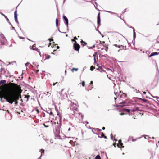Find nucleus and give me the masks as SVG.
<instances>
[{"instance_id": "69168bd1", "label": "nucleus", "mask_w": 159, "mask_h": 159, "mask_svg": "<svg viewBox=\"0 0 159 159\" xmlns=\"http://www.w3.org/2000/svg\"><path fill=\"white\" fill-rule=\"evenodd\" d=\"M113 145H114L115 147V143H113Z\"/></svg>"}, {"instance_id": "5fc2aeb1", "label": "nucleus", "mask_w": 159, "mask_h": 159, "mask_svg": "<svg viewBox=\"0 0 159 159\" xmlns=\"http://www.w3.org/2000/svg\"><path fill=\"white\" fill-rule=\"evenodd\" d=\"M116 34L118 35H120V34L118 33H116Z\"/></svg>"}, {"instance_id": "c756f323", "label": "nucleus", "mask_w": 159, "mask_h": 159, "mask_svg": "<svg viewBox=\"0 0 159 159\" xmlns=\"http://www.w3.org/2000/svg\"><path fill=\"white\" fill-rule=\"evenodd\" d=\"M100 43H101V45L102 46V45H103V47H104V44L105 43V42H104V41H103V42L100 41Z\"/></svg>"}, {"instance_id": "6ab92c4d", "label": "nucleus", "mask_w": 159, "mask_h": 159, "mask_svg": "<svg viewBox=\"0 0 159 159\" xmlns=\"http://www.w3.org/2000/svg\"><path fill=\"white\" fill-rule=\"evenodd\" d=\"M40 152H41V154L40 156L39 157L40 158L42 155V154L44 153V150L43 149H41L40 150Z\"/></svg>"}, {"instance_id": "bf43d9fd", "label": "nucleus", "mask_w": 159, "mask_h": 159, "mask_svg": "<svg viewBox=\"0 0 159 159\" xmlns=\"http://www.w3.org/2000/svg\"><path fill=\"white\" fill-rule=\"evenodd\" d=\"M124 114V113H120V114L121 115H123Z\"/></svg>"}, {"instance_id": "8fccbe9b", "label": "nucleus", "mask_w": 159, "mask_h": 159, "mask_svg": "<svg viewBox=\"0 0 159 159\" xmlns=\"http://www.w3.org/2000/svg\"><path fill=\"white\" fill-rule=\"evenodd\" d=\"M123 95H124V96H125V97H126V96H126V94H125L123 93Z\"/></svg>"}, {"instance_id": "680f3d73", "label": "nucleus", "mask_w": 159, "mask_h": 159, "mask_svg": "<svg viewBox=\"0 0 159 159\" xmlns=\"http://www.w3.org/2000/svg\"><path fill=\"white\" fill-rule=\"evenodd\" d=\"M68 137V138H74L73 137Z\"/></svg>"}, {"instance_id": "f704fd0d", "label": "nucleus", "mask_w": 159, "mask_h": 159, "mask_svg": "<svg viewBox=\"0 0 159 159\" xmlns=\"http://www.w3.org/2000/svg\"><path fill=\"white\" fill-rule=\"evenodd\" d=\"M125 110L128 112H129L130 111V110L129 109H126Z\"/></svg>"}, {"instance_id": "603ef678", "label": "nucleus", "mask_w": 159, "mask_h": 159, "mask_svg": "<svg viewBox=\"0 0 159 159\" xmlns=\"http://www.w3.org/2000/svg\"><path fill=\"white\" fill-rule=\"evenodd\" d=\"M134 36L135 37V32H134Z\"/></svg>"}, {"instance_id": "20e7f679", "label": "nucleus", "mask_w": 159, "mask_h": 159, "mask_svg": "<svg viewBox=\"0 0 159 159\" xmlns=\"http://www.w3.org/2000/svg\"><path fill=\"white\" fill-rule=\"evenodd\" d=\"M73 47L74 49L77 51H79L80 48V45L77 43H74Z\"/></svg>"}, {"instance_id": "0eeeda50", "label": "nucleus", "mask_w": 159, "mask_h": 159, "mask_svg": "<svg viewBox=\"0 0 159 159\" xmlns=\"http://www.w3.org/2000/svg\"><path fill=\"white\" fill-rule=\"evenodd\" d=\"M100 13L99 12L97 16V23L98 25H100Z\"/></svg>"}, {"instance_id": "052dcab7", "label": "nucleus", "mask_w": 159, "mask_h": 159, "mask_svg": "<svg viewBox=\"0 0 159 159\" xmlns=\"http://www.w3.org/2000/svg\"><path fill=\"white\" fill-rule=\"evenodd\" d=\"M89 49H91V48H92V47H89Z\"/></svg>"}, {"instance_id": "c85d7f7f", "label": "nucleus", "mask_w": 159, "mask_h": 159, "mask_svg": "<svg viewBox=\"0 0 159 159\" xmlns=\"http://www.w3.org/2000/svg\"><path fill=\"white\" fill-rule=\"evenodd\" d=\"M82 85L83 87L85 86V82L84 81H83L82 82Z\"/></svg>"}, {"instance_id": "864d4df0", "label": "nucleus", "mask_w": 159, "mask_h": 159, "mask_svg": "<svg viewBox=\"0 0 159 159\" xmlns=\"http://www.w3.org/2000/svg\"><path fill=\"white\" fill-rule=\"evenodd\" d=\"M7 112H8V113H9V110H7Z\"/></svg>"}, {"instance_id": "7c9ffc66", "label": "nucleus", "mask_w": 159, "mask_h": 159, "mask_svg": "<svg viewBox=\"0 0 159 159\" xmlns=\"http://www.w3.org/2000/svg\"><path fill=\"white\" fill-rule=\"evenodd\" d=\"M58 83L57 82H56L55 83H54L53 84V85L55 86V85H57V86L58 84Z\"/></svg>"}, {"instance_id": "2eb2a0df", "label": "nucleus", "mask_w": 159, "mask_h": 159, "mask_svg": "<svg viewBox=\"0 0 159 159\" xmlns=\"http://www.w3.org/2000/svg\"><path fill=\"white\" fill-rule=\"evenodd\" d=\"M45 141L46 142L49 144H51L53 142L52 140H45Z\"/></svg>"}, {"instance_id": "0e129e2a", "label": "nucleus", "mask_w": 159, "mask_h": 159, "mask_svg": "<svg viewBox=\"0 0 159 159\" xmlns=\"http://www.w3.org/2000/svg\"><path fill=\"white\" fill-rule=\"evenodd\" d=\"M135 140H134V139L132 140V141H135Z\"/></svg>"}, {"instance_id": "a18cd8bd", "label": "nucleus", "mask_w": 159, "mask_h": 159, "mask_svg": "<svg viewBox=\"0 0 159 159\" xmlns=\"http://www.w3.org/2000/svg\"><path fill=\"white\" fill-rule=\"evenodd\" d=\"M93 82L92 81H91L90 82V84H93Z\"/></svg>"}, {"instance_id": "9b49d317", "label": "nucleus", "mask_w": 159, "mask_h": 159, "mask_svg": "<svg viewBox=\"0 0 159 159\" xmlns=\"http://www.w3.org/2000/svg\"><path fill=\"white\" fill-rule=\"evenodd\" d=\"M74 141H73L72 140H70L69 142V143L71 144L72 146H74L75 145H76L77 143L76 142V141H75V140H74Z\"/></svg>"}, {"instance_id": "a211bd4d", "label": "nucleus", "mask_w": 159, "mask_h": 159, "mask_svg": "<svg viewBox=\"0 0 159 159\" xmlns=\"http://www.w3.org/2000/svg\"><path fill=\"white\" fill-rule=\"evenodd\" d=\"M111 139H116L115 135L114 134H111Z\"/></svg>"}, {"instance_id": "774afa93", "label": "nucleus", "mask_w": 159, "mask_h": 159, "mask_svg": "<svg viewBox=\"0 0 159 159\" xmlns=\"http://www.w3.org/2000/svg\"><path fill=\"white\" fill-rule=\"evenodd\" d=\"M116 98H115V99L116 100Z\"/></svg>"}, {"instance_id": "79ce46f5", "label": "nucleus", "mask_w": 159, "mask_h": 159, "mask_svg": "<svg viewBox=\"0 0 159 159\" xmlns=\"http://www.w3.org/2000/svg\"><path fill=\"white\" fill-rule=\"evenodd\" d=\"M158 145H159V141L156 144V145L157 147Z\"/></svg>"}, {"instance_id": "09e8293b", "label": "nucleus", "mask_w": 159, "mask_h": 159, "mask_svg": "<svg viewBox=\"0 0 159 159\" xmlns=\"http://www.w3.org/2000/svg\"><path fill=\"white\" fill-rule=\"evenodd\" d=\"M70 128H69L68 129V131H70Z\"/></svg>"}, {"instance_id": "5701e85b", "label": "nucleus", "mask_w": 159, "mask_h": 159, "mask_svg": "<svg viewBox=\"0 0 159 159\" xmlns=\"http://www.w3.org/2000/svg\"><path fill=\"white\" fill-rule=\"evenodd\" d=\"M97 70L102 72L103 69L102 67H99V68L97 69Z\"/></svg>"}, {"instance_id": "de8ad7c7", "label": "nucleus", "mask_w": 159, "mask_h": 159, "mask_svg": "<svg viewBox=\"0 0 159 159\" xmlns=\"http://www.w3.org/2000/svg\"><path fill=\"white\" fill-rule=\"evenodd\" d=\"M102 129L103 130H104V129H105V127H102Z\"/></svg>"}, {"instance_id": "e433bc0d", "label": "nucleus", "mask_w": 159, "mask_h": 159, "mask_svg": "<svg viewBox=\"0 0 159 159\" xmlns=\"http://www.w3.org/2000/svg\"><path fill=\"white\" fill-rule=\"evenodd\" d=\"M50 115H52L53 116V112H51L50 113H49Z\"/></svg>"}, {"instance_id": "9d476101", "label": "nucleus", "mask_w": 159, "mask_h": 159, "mask_svg": "<svg viewBox=\"0 0 159 159\" xmlns=\"http://www.w3.org/2000/svg\"><path fill=\"white\" fill-rule=\"evenodd\" d=\"M114 45L116 47H118V48H122L123 49H124L125 50H126V46L125 47L122 45H118L116 44H115Z\"/></svg>"}, {"instance_id": "c03bdc74", "label": "nucleus", "mask_w": 159, "mask_h": 159, "mask_svg": "<svg viewBox=\"0 0 159 159\" xmlns=\"http://www.w3.org/2000/svg\"><path fill=\"white\" fill-rule=\"evenodd\" d=\"M30 97V96L29 95H28V96H26V97H27V99H28V98H29V97Z\"/></svg>"}, {"instance_id": "473e14b6", "label": "nucleus", "mask_w": 159, "mask_h": 159, "mask_svg": "<svg viewBox=\"0 0 159 159\" xmlns=\"http://www.w3.org/2000/svg\"><path fill=\"white\" fill-rule=\"evenodd\" d=\"M43 125L45 127H49V125H46L45 124V123H44L43 124Z\"/></svg>"}, {"instance_id": "37998d69", "label": "nucleus", "mask_w": 159, "mask_h": 159, "mask_svg": "<svg viewBox=\"0 0 159 159\" xmlns=\"http://www.w3.org/2000/svg\"><path fill=\"white\" fill-rule=\"evenodd\" d=\"M74 39L75 40V39H77V37L76 36H75L74 37Z\"/></svg>"}, {"instance_id": "2f4dec72", "label": "nucleus", "mask_w": 159, "mask_h": 159, "mask_svg": "<svg viewBox=\"0 0 159 159\" xmlns=\"http://www.w3.org/2000/svg\"><path fill=\"white\" fill-rule=\"evenodd\" d=\"M4 17H5V18L6 19L7 21H9L8 19V18L7 16H6L5 15H4Z\"/></svg>"}, {"instance_id": "a19ab883", "label": "nucleus", "mask_w": 159, "mask_h": 159, "mask_svg": "<svg viewBox=\"0 0 159 159\" xmlns=\"http://www.w3.org/2000/svg\"><path fill=\"white\" fill-rule=\"evenodd\" d=\"M19 38L20 39H25V38L24 37H19Z\"/></svg>"}, {"instance_id": "13d9d810", "label": "nucleus", "mask_w": 159, "mask_h": 159, "mask_svg": "<svg viewBox=\"0 0 159 159\" xmlns=\"http://www.w3.org/2000/svg\"><path fill=\"white\" fill-rule=\"evenodd\" d=\"M143 93L144 94H146V92H143Z\"/></svg>"}, {"instance_id": "412c9836", "label": "nucleus", "mask_w": 159, "mask_h": 159, "mask_svg": "<svg viewBox=\"0 0 159 159\" xmlns=\"http://www.w3.org/2000/svg\"><path fill=\"white\" fill-rule=\"evenodd\" d=\"M78 70V68H73L71 69V70L72 72H74L75 71H77Z\"/></svg>"}, {"instance_id": "4c0bfd02", "label": "nucleus", "mask_w": 159, "mask_h": 159, "mask_svg": "<svg viewBox=\"0 0 159 159\" xmlns=\"http://www.w3.org/2000/svg\"><path fill=\"white\" fill-rule=\"evenodd\" d=\"M0 70H1V71H2L3 70H4V69L2 67L0 69Z\"/></svg>"}, {"instance_id": "f03ea898", "label": "nucleus", "mask_w": 159, "mask_h": 159, "mask_svg": "<svg viewBox=\"0 0 159 159\" xmlns=\"http://www.w3.org/2000/svg\"><path fill=\"white\" fill-rule=\"evenodd\" d=\"M55 130L56 131V133L57 135H56V138L55 139H60L61 138L60 136L58 134L60 132V130L61 128V124L60 122L58 123V122L57 124L55 123Z\"/></svg>"}, {"instance_id": "f257e3e1", "label": "nucleus", "mask_w": 159, "mask_h": 159, "mask_svg": "<svg viewBox=\"0 0 159 159\" xmlns=\"http://www.w3.org/2000/svg\"><path fill=\"white\" fill-rule=\"evenodd\" d=\"M0 98H3L9 103L12 104L15 102L17 105L19 98H21V93L22 92L20 85L14 83L10 82L0 87Z\"/></svg>"}, {"instance_id": "bb28decb", "label": "nucleus", "mask_w": 159, "mask_h": 159, "mask_svg": "<svg viewBox=\"0 0 159 159\" xmlns=\"http://www.w3.org/2000/svg\"><path fill=\"white\" fill-rule=\"evenodd\" d=\"M106 45H105V46ZM105 50L106 51V52H107V51H108V47H107V45L106 46H105Z\"/></svg>"}, {"instance_id": "ea45409f", "label": "nucleus", "mask_w": 159, "mask_h": 159, "mask_svg": "<svg viewBox=\"0 0 159 159\" xmlns=\"http://www.w3.org/2000/svg\"><path fill=\"white\" fill-rule=\"evenodd\" d=\"M49 40L50 42H51V41H53V40L52 39H49Z\"/></svg>"}, {"instance_id": "4468645a", "label": "nucleus", "mask_w": 159, "mask_h": 159, "mask_svg": "<svg viewBox=\"0 0 159 159\" xmlns=\"http://www.w3.org/2000/svg\"><path fill=\"white\" fill-rule=\"evenodd\" d=\"M159 54V53H158L157 52H154L153 53H152L149 56V57H151L155 55H158Z\"/></svg>"}, {"instance_id": "49530a36", "label": "nucleus", "mask_w": 159, "mask_h": 159, "mask_svg": "<svg viewBox=\"0 0 159 159\" xmlns=\"http://www.w3.org/2000/svg\"><path fill=\"white\" fill-rule=\"evenodd\" d=\"M1 14L2 15H3L4 16V15H5L3 13H2L1 12Z\"/></svg>"}, {"instance_id": "423d86ee", "label": "nucleus", "mask_w": 159, "mask_h": 159, "mask_svg": "<svg viewBox=\"0 0 159 159\" xmlns=\"http://www.w3.org/2000/svg\"><path fill=\"white\" fill-rule=\"evenodd\" d=\"M123 144L121 143V140L120 139L118 140V143L117 144V146L120 148H123L124 146L122 145Z\"/></svg>"}, {"instance_id": "cd10ccee", "label": "nucleus", "mask_w": 159, "mask_h": 159, "mask_svg": "<svg viewBox=\"0 0 159 159\" xmlns=\"http://www.w3.org/2000/svg\"><path fill=\"white\" fill-rule=\"evenodd\" d=\"M56 26L57 27V26L58 25V19L57 18L56 19Z\"/></svg>"}, {"instance_id": "7ed1b4c3", "label": "nucleus", "mask_w": 159, "mask_h": 159, "mask_svg": "<svg viewBox=\"0 0 159 159\" xmlns=\"http://www.w3.org/2000/svg\"><path fill=\"white\" fill-rule=\"evenodd\" d=\"M6 41V39L4 35L2 34H0V44L5 45Z\"/></svg>"}, {"instance_id": "3c124183", "label": "nucleus", "mask_w": 159, "mask_h": 159, "mask_svg": "<svg viewBox=\"0 0 159 159\" xmlns=\"http://www.w3.org/2000/svg\"><path fill=\"white\" fill-rule=\"evenodd\" d=\"M57 49H59V46H57Z\"/></svg>"}, {"instance_id": "338daca9", "label": "nucleus", "mask_w": 159, "mask_h": 159, "mask_svg": "<svg viewBox=\"0 0 159 159\" xmlns=\"http://www.w3.org/2000/svg\"><path fill=\"white\" fill-rule=\"evenodd\" d=\"M115 95H116V94H117V93H115Z\"/></svg>"}, {"instance_id": "c9c22d12", "label": "nucleus", "mask_w": 159, "mask_h": 159, "mask_svg": "<svg viewBox=\"0 0 159 159\" xmlns=\"http://www.w3.org/2000/svg\"><path fill=\"white\" fill-rule=\"evenodd\" d=\"M72 41H73V42H75V43H77V42H76V41H75V40L74 39H72Z\"/></svg>"}, {"instance_id": "1a4fd4ad", "label": "nucleus", "mask_w": 159, "mask_h": 159, "mask_svg": "<svg viewBox=\"0 0 159 159\" xmlns=\"http://www.w3.org/2000/svg\"><path fill=\"white\" fill-rule=\"evenodd\" d=\"M101 43H99L97 45L96 47L98 49H101V50H103L104 48L102 47V46L101 45Z\"/></svg>"}, {"instance_id": "ddd939ff", "label": "nucleus", "mask_w": 159, "mask_h": 159, "mask_svg": "<svg viewBox=\"0 0 159 159\" xmlns=\"http://www.w3.org/2000/svg\"><path fill=\"white\" fill-rule=\"evenodd\" d=\"M31 49L37 51L39 53H40V52L39 51L38 49L37 48H36L35 46L34 45H33L32 46L31 48Z\"/></svg>"}, {"instance_id": "f3484780", "label": "nucleus", "mask_w": 159, "mask_h": 159, "mask_svg": "<svg viewBox=\"0 0 159 159\" xmlns=\"http://www.w3.org/2000/svg\"><path fill=\"white\" fill-rule=\"evenodd\" d=\"M143 138L144 139H149L150 138L148 136L144 135V136H141V137H140L139 138Z\"/></svg>"}, {"instance_id": "6e6d98bb", "label": "nucleus", "mask_w": 159, "mask_h": 159, "mask_svg": "<svg viewBox=\"0 0 159 159\" xmlns=\"http://www.w3.org/2000/svg\"><path fill=\"white\" fill-rule=\"evenodd\" d=\"M120 50H122V49H123L122 48H120ZM124 50V49H123Z\"/></svg>"}, {"instance_id": "e2e57ef3", "label": "nucleus", "mask_w": 159, "mask_h": 159, "mask_svg": "<svg viewBox=\"0 0 159 159\" xmlns=\"http://www.w3.org/2000/svg\"><path fill=\"white\" fill-rule=\"evenodd\" d=\"M107 77H108L109 79H111V78L109 77H108V75H107Z\"/></svg>"}, {"instance_id": "39448f33", "label": "nucleus", "mask_w": 159, "mask_h": 159, "mask_svg": "<svg viewBox=\"0 0 159 159\" xmlns=\"http://www.w3.org/2000/svg\"><path fill=\"white\" fill-rule=\"evenodd\" d=\"M96 136H98V137L100 138H104L105 139L107 138V137L105 136L103 133H100L98 134H96Z\"/></svg>"}, {"instance_id": "aec40b11", "label": "nucleus", "mask_w": 159, "mask_h": 159, "mask_svg": "<svg viewBox=\"0 0 159 159\" xmlns=\"http://www.w3.org/2000/svg\"><path fill=\"white\" fill-rule=\"evenodd\" d=\"M81 43L83 46H84L87 44L85 42L83 41L82 40L81 41Z\"/></svg>"}, {"instance_id": "4be33fe9", "label": "nucleus", "mask_w": 159, "mask_h": 159, "mask_svg": "<svg viewBox=\"0 0 159 159\" xmlns=\"http://www.w3.org/2000/svg\"><path fill=\"white\" fill-rule=\"evenodd\" d=\"M139 99L140 100H142L144 102H146L147 101H148L145 99H142V98H139Z\"/></svg>"}, {"instance_id": "b1692460", "label": "nucleus", "mask_w": 159, "mask_h": 159, "mask_svg": "<svg viewBox=\"0 0 159 159\" xmlns=\"http://www.w3.org/2000/svg\"><path fill=\"white\" fill-rule=\"evenodd\" d=\"M95 159H101V157L99 155H97L95 157Z\"/></svg>"}, {"instance_id": "a878e982", "label": "nucleus", "mask_w": 159, "mask_h": 159, "mask_svg": "<svg viewBox=\"0 0 159 159\" xmlns=\"http://www.w3.org/2000/svg\"><path fill=\"white\" fill-rule=\"evenodd\" d=\"M95 68V67H94L93 66H92L90 67V70L92 71H93L94 69Z\"/></svg>"}, {"instance_id": "f8f14e48", "label": "nucleus", "mask_w": 159, "mask_h": 159, "mask_svg": "<svg viewBox=\"0 0 159 159\" xmlns=\"http://www.w3.org/2000/svg\"><path fill=\"white\" fill-rule=\"evenodd\" d=\"M63 18L64 20L66 21V23L67 25V27H68V19L66 18V17L64 15L63 16Z\"/></svg>"}, {"instance_id": "dca6fc26", "label": "nucleus", "mask_w": 159, "mask_h": 159, "mask_svg": "<svg viewBox=\"0 0 159 159\" xmlns=\"http://www.w3.org/2000/svg\"><path fill=\"white\" fill-rule=\"evenodd\" d=\"M137 110L140 111V110H139L138 107H135L133 109H132L131 110V112H134V111H135Z\"/></svg>"}, {"instance_id": "393cba45", "label": "nucleus", "mask_w": 159, "mask_h": 159, "mask_svg": "<svg viewBox=\"0 0 159 159\" xmlns=\"http://www.w3.org/2000/svg\"><path fill=\"white\" fill-rule=\"evenodd\" d=\"M45 56H46V58H45L46 59H49L50 57V56H49L48 55H46Z\"/></svg>"}, {"instance_id": "4d7b16f0", "label": "nucleus", "mask_w": 159, "mask_h": 159, "mask_svg": "<svg viewBox=\"0 0 159 159\" xmlns=\"http://www.w3.org/2000/svg\"><path fill=\"white\" fill-rule=\"evenodd\" d=\"M95 47V45H93V47H92V48L93 47L94 48V47Z\"/></svg>"}, {"instance_id": "58836bf2", "label": "nucleus", "mask_w": 159, "mask_h": 159, "mask_svg": "<svg viewBox=\"0 0 159 159\" xmlns=\"http://www.w3.org/2000/svg\"><path fill=\"white\" fill-rule=\"evenodd\" d=\"M94 63H96V57H94Z\"/></svg>"}, {"instance_id": "6e6552de", "label": "nucleus", "mask_w": 159, "mask_h": 159, "mask_svg": "<svg viewBox=\"0 0 159 159\" xmlns=\"http://www.w3.org/2000/svg\"><path fill=\"white\" fill-rule=\"evenodd\" d=\"M14 18L15 21L18 23L19 22L17 20V11L16 10L14 12Z\"/></svg>"}, {"instance_id": "72a5a7b5", "label": "nucleus", "mask_w": 159, "mask_h": 159, "mask_svg": "<svg viewBox=\"0 0 159 159\" xmlns=\"http://www.w3.org/2000/svg\"><path fill=\"white\" fill-rule=\"evenodd\" d=\"M96 54H97V52H95L94 53V54H93V56L94 57H96Z\"/></svg>"}]
</instances>
